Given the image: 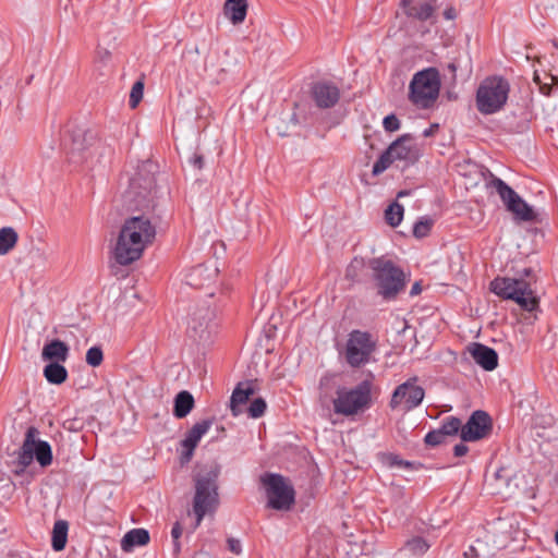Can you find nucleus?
Instances as JSON below:
<instances>
[{"instance_id": "nucleus-40", "label": "nucleus", "mask_w": 558, "mask_h": 558, "mask_svg": "<svg viewBox=\"0 0 558 558\" xmlns=\"http://www.w3.org/2000/svg\"><path fill=\"white\" fill-rule=\"evenodd\" d=\"M144 84L142 82L134 83L130 94V106L135 108L143 97Z\"/></svg>"}, {"instance_id": "nucleus-55", "label": "nucleus", "mask_w": 558, "mask_h": 558, "mask_svg": "<svg viewBox=\"0 0 558 558\" xmlns=\"http://www.w3.org/2000/svg\"><path fill=\"white\" fill-rule=\"evenodd\" d=\"M555 539H556V543H557V545H558V531H557V532H556V534H555Z\"/></svg>"}, {"instance_id": "nucleus-15", "label": "nucleus", "mask_w": 558, "mask_h": 558, "mask_svg": "<svg viewBox=\"0 0 558 558\" xmlns=\"http://www.w3.org/2000/svg\"><path fill=\"white\" fill-rule=\"evenodd\" d=\"M311 97L320 109H329L336 106L340 99L339 87L329 81H318L311 87Z\"/></svg>"}, {"instance_id": "nucleus-54", "label": "nucleus", "mask_w": 558, "mask_h": 558, "mask_svg": "<svg viewBox=\"0 0 558 558\" xmlns=\"http://www.w3.org/2000/svg\"><path fill=\"white\" fill-rule=\"evenodd\" d=\"M410 1H411V0H402V4H403L404 7H407V5H408V3H409Z\"/></svg>"}, {"instance_id": "nucleus-53", "label": "nucleus", "mask_w": 558, "mask_h": 558, "mask_svg": "<svg viewBox=\"0 0 558 558\" xmlns=\"http://www.w3.org/2000/svg\"><path fill=\"white\" fill-rule=\"evenodd\" d=\"M504 471H505L504 469H499L498 471H496V473H495V477H496V478H501V477H502V472H504Z\"/></svg>"}, {"instance_id": "nucleus-51", "label": "nucleus", "mask_w": 558, "mask_h": 558, "mask_svg": "<svg viewBox=\"0 0 558 558\" xmlns=\"http://www.w3.org/2000/svg\"><path fill=\"white\" fill-rule=\"evenodd\" d=\"M445 17L447 20H453L456 17V11L454 9L450 8V9H447L444 13Z\"/></svg>"}, {"instance_id": "nucleus-20", "label": "nucleus", "mask_w": 558, "mask_h": 558, "mask_svg": "<svg viewBox=\"0 0 558 558\" xmlns=\"http://www.w3.org/2000/svg\"><path fill=\"white\" fill-rule=\"evenodd\" d=\"M254 393L255 387L252 380L242 381L235 386L230 398V409L233 416L241 413L240 405L245 404Z\"/></svg>"}, {"instance_id": "nucleus-46", "label": "nucleus", "mask_w": 558, "mask_h": 558, "mask_svg": "<svg viewBox=\"0 0 558 558\" xmlns=\"http://www.w3.org/2000/svg\"><path fill=\"white\" fill-rule=\"evenodd\" d=\"M172 544H173V556L178 557L181 553L180 538H172Z\"/></svg>"}, {"instance_id": "nucleus-31", "label": "nucleus", "mask_w": 558, "mask_h": 558, "mask_svg": "<svg viewBox=\"0 0 558 558\" xmlns=\"http://www.w3.org/2000/svg\"><path fill=\"white\" fill-rule=\"evenodd\" d=\"M434 4L432 2H423L417 5H412L407 9V15L417 19L420 21H426L432 17L434 13Z\"/></svg>"}, {"instance_id": "nucleus-36", "label": "nucleus", "mask_w": 558, "mask_h": 558, "mask_svg": "<svg viewBox=\"0 0 558 558\" xmlns=\"http://www.w3.org/2000/svg\"><path fill=\"white\" fill-rule=\"evenodd\" d=\"M391 154H388V149H386L379 158L376 160V162L373 166V174L378 175L383 173L385 170L389 168V166L393 162V159L390 156Z\"/></svg>"}, {"instance_id": "nucleus-50", "label": "nucleus", "mask_w": 558, "mask_h": 558, "mask_svg": "<svg viewBox=\"0 0 558 558\" xmlns=\"http://www.w3.org/2000/svg\"><path fill=\"white\" fill-rule=\"evenodd\" d=\"M457 69H458V66H457L456 62H450L447 65V70L452 74V78H456Z\"/></svg>"}, {"instance_id": "nucleus-47", "label": "nucleus", "mask_w": 558, "mask_h": 558, "mask_svg": "<svg viewBox=\"0 0 558 558\" xmlns=\"http://www.w3.org/2000/svg\"><path fill=\"white\" fill-rule=\"evenodd\" d=\"M229 547H230L231 551H233L235 554H239L241 551V546L238 541L229 539Z\"/></svg>"}, {"instance_id": "nucleus-26", "label": "nucleus", "mask_w": 558, "mask_h": 558, "mask_svg": "<svg viewBox=\"0 0 558 558\" xmlns=\"http://www.w3.org/2000/svg\"><path fill=\"white\" fill-rule=\"evenodd\" d=\"M380 462L387 468H399L409 471L417 470L421 464L413 461L403 460L399 454L392 452H380L378 453Z\"/></svg>"}, {"instance_id": "nucleus-2", "label": "nucleus", "mask_w": 558, "mask_h": 558, "mask_svg": "<svg viewBox=\"0 0 558 558\" xmlns=\"http://www.w3.org/2000/svg\"><path fill=\"white\" fill-rule=\"evenodd\" d=\"M155 236L156 228L148 218L135 216L126 219L113 250L116 262L125 266L137 260Z\"/></svg>"}, {"instance_id": "nucleus-32", "label": "nucleus", "mask_w": 558, "mask_h": 558, "mask_svg": "<svg viewBox=\"0 0 558 558\" xmlns=\"http://www.w3.org/2000/svg\"><path fill=\"white\" fill-rule=\"evenodd\" d=\"M429 547L430 544L422 536H414L408 539L404 544V549L414 556L424 555Z\"/></svg>"}, {"instance_id": "nucleus-37", "label": "nucleus", "mask_w": 558, "mask_h": 558, "mask_svg": "<svg viewBox=\"0 0 558 558\" xmlns=\"http://www.w3.org/2000/svg\"><path fill=\"white\" fill-rule=\"evenodd\" d=\"M104 360L102 350L100 347H92L86 352V363L92 367H97Z\"/></svg>"}, {"instance_id": "nucleus-11", "label": "nucleus", "mask_w": 558, "mask_h": 558, "mask_svg": "<svg viewBox=\"0 0 558 558\" xmlns=\"http://www.w3.org/2000/svg\"><path fill=\"white\" fill-rule=\"evenodd\" d=\"M376 350V341L367 331L352 330L345 344V361L352 367H360L371 362Z\"/></svg>"}, {"instance_id": "nucleus-5", "label": "nucleus", "mask_w": 558, "mask_h": 558, "mask_svg": "<svg viewBox=\"0 0 558 558\" xmlns=\"http://www.w3.org/2000/svg\"><path fill=\"white\" fill-rule=\"evenodd\" d=\"M440 86L439 71L433 66L423 69L410 82L409 100L420 109H429L439 96Z\"/></svg>"}, {"instance_id": "nucleus-27", "label": "nucleus", "mask_w": 558, "mask_h": 558, "mask_svg": "<svg viewBox=\"0 0 558 558\" xmlns=\"http://www.w3.org/2000/svg\"><path fill=\"white\" fill-rule=\"evenodd\" d=\"M507 210L520 221H532L535 218L532 207L520 195L514 199V203L507 207Z\"/></svg>"}, {"instance_id": "nucleus-39", "label": "nucleus", "mask_w": 558, "mask_h": 558, "mask_svg": "<svg viewBox=\"0 0 558 558\" xmlns=\"http://www.w3.org/2000/svg\"><path fill=\"white\" fill-rule=\"evenodd\" d=\"M446 436L442 434V432L438 429H433L428 432L425 437L424 441L427 446L436 447L445 442Z\"/></svg>"}, {"instance_id": "nucleus-49", "label": "nucleus", "mask_w": 558, "mask_h": 558, "mask_svg": "<svg viewBox=\"0 0 558 558\" xmlns=\"http://www.w3.org/2000/svg\"><path fill=\"white\" fill-rule=\"evenodd\" d=\"M355 264H359L361 265L362 262L361 260H357L356 258L351 263V265L349 266L348 270H347V276L352 278L353 279V276H352V269L355 267Z\"/></svg>"}, {"instance_id": "nucleus-23", "label": "nucleus", "mask_w": 558, "mask_h": 558, "mask_svg": "<svg viewBox=\"0 0 558 558\" xmlns=\"http://www.w3.org/2000/svg\"><path fill=\"white\" fill-rule=\"evenodd\" d=\"M225 15L231 21L233 25L241 24L247 13L246 0H227L223 7Z\"/></svg>"}, {"instance_id": "nucleus-17", "label": "nucleus", "mask_w": 558, "mask_h": 558, "mask_svg": "<svg viewBox=\"0 0 558 558\" xmlns=\"http://www.w3.org/2000/svg\"><path fill=\"white\" fill-rule=\"evenodd\" d=\"M218 268L216 265L199 264L191 268L185 275V283L192 288L201 289L209 287L217 278Z\"/></svg>"}, {"instance_id": "nucleus-48", "label": "nucleus", "mask_w": 558, "mask_h": 558, "mask_svg": "<svg viewBox=\"0 0 558 558\" xmlns=\"http://www.w3.org/2000/svg\"><path fill=\"white\" fill-rule=\"evenodd\" d=\"M422 291V288H421V283L420 282H414V284L412 286L411 288V291H410V294L413 296V295H417L418 293H421Z\"/></svg>"}, {"instance_id": "nucleus-30", "label": "nucleus", "mask_w": 558, "mask_h": 558, "mask_svg": "<svg viewBox=\"0 0 558 558\" xmlns=\"http://www.w3.org/2000/svg\"><path fill=\"white\" fill-rule=\"evenodd\" d=\"M17 233L11 227H3L0 229V255L8 254L17 242Z\"/></svg>"}, {"instance_id": "nucleus-1", "label": "nucleus", "mask_w": 558, "mask_h": 558, "mask_svg": "<svg viewBox=\"0 0 558 558\" xmlns=\"http://www.w3.org/2000/svg\"><path fill=\"white\" fill-rule=\"evenodd\" d=\"M39 430L29 426L25 433L22 446L15 452V458L8 463L10 472L15 476L21 486L29 484L37 475L34 460L40 469L52 463L53 454L48 441L38 438Z\"/></svg>"}, {"instance_id": "nucleus-9", "label": "nucleus", "mask_w": 558, "mask_h": 558, "mask_svg": "<svg viewBox=\"0 0 558 558\" xmlns=\"http://www.w3.org/2000/svg\"><path fill=\"white\" fill-rule=\"evenodd\" d=\"M489 289L504 300L514 301L527 312L534 311L538 303L530 284L523 279L497 277L490 282Z\"/></svg>"}, {"instance_id": "nucleus-29", "label": "nucleus", "mask_w": 558, "mask_h": 558, "mask_svg": "<svg viewBox=\"0 0 558 558\" xmlns=\"http://www.w3.org/2000/svg\"><path fill=\"white\" fill-rule=\"evenodd\" d=\"M69 524L64 520H58L54 522L52 529L51 546L56 551L64 549L68 539Z\"/></svg>"}, {"instance_id": "nucleus-41", "label": "nucleus", "mask_w": 558, "mask_h": 558, "mask_svg": "<svg viewBox=\"0 0 558 558\" xmlns=\"http://www.w3.org/2000/svg\"><path fill=\"white\" fill-rule=\"evenodd\" d=\"M383 125L387 132H395L400 129L401 123L395 114H388L384 118Z\"/></svg>"}, {"instance_id": "nucleus-19", "label": "nucleus", "mask_w": 558, "mask_h": 558, "mask_svg": "<svg viewBox=\"0 0 558 558\" xmlns=\"http://www.w3.org/2000/svg\"><path fill=\"white\" fill-rule=\"evenodd\" d=\"M469 351L471 356L485 371H493L498 365V354L497 352L482 343H473Z\"/></svg>"}, {"instance_id": "nucleus-21", "label": "nucleus", "mask_w": 558, "mask_h": 558, "mask_svg": "<svg viewBox=\"0 0 558 558\" xmlns=\"http://www.w3.org/2000/svg\"><path fill=\"white\" fill-rule=\"evenodd\" d=\"M69 352L70 348L65 342L59 339H53L45 343L41 351V359L46 362L63 363L68 360Z\"/></svg>"}, {"instance_id": "nucleus-10", "label": "nucleus", "mask_w": 558, "mask_h": 558, "mask_svg": "<svg viewBox=\"0 0 558 558\" xmlns=\"http://www.w3.org/2000/svg\"><path fill=\"white\" fill-rule=\"evenodd\" d=\"M267 496V506L275 510H290L295 501V492L287 480L277 473H268L262 477Z\"/></svg>"}, {"instance_id": "nucleus-12", "label": "nucleus", "mask_w": 558, "mask_h": 558, "mask_svg": "<svg viewBox=\"0 0 558 558\" xmlns=\"http://www.w3.org/2000/svg\"><path fill=\"white\" fill-rule=\"evenodd\" d=\"M416 381V377L409 378L395 389L389 402L392 410L403 404L405 411H411L422 403L425 390Z\"/></svg>"}, {"instance_id": "nucleus-16", "label": "nucleus", "mask_w": 558, "mask_h": 558, "mask_svg": "<svg viewBox=\"0 0 558 558\" xmlns=\"http://www.w3.org/2000/svg\"><path fill=\"white\" fill-rule=\"evenodd\" d=\"M388 149L393 161L400 160L407 163H414L420 157V150L410 134H403L393 141Z\"/></svg>"}, {"instance_id": "nucleus-6", "label": "nucleus", "mask_w": 558, "mask_h": 558, "mask_svg": "<svg viewBox=\"0 0 558 558\" xmlns=\"http://www.w3.org/2000/svg\"><path fill=\"white\" fill-rule=\"evenodd\" d=\"M509 93L508 80L499 75L488 76L476 90V109L485 116L497 113L507 104Z\"/></svg>"}, {"instance_id": "nucleus-22", "label": "nucleus", "mask_w": 558, "mask_h": 558, "mask_svg": "<svg viewBox=\"0 0 558 558\" xmlns=\"http://www.w3.org/2000/svg\"><path fill=\"white\" fill-rule=\"evenodd\" d=\"M486 187L499 195L506 208L514 203V199L519 196L511 186L493 173L489 174V179L486 181Z\"/></svg>"}, {"instance_id": "nucleus-13", "label": "nucleus", "mask_w": 558, "mask_h": 558, "mask_svg": "<svg viewBox=\"0 0 558 558\" xmlns=\"http://www.w3.org/2000/svg\"><path fill=\"white\" fill-rule=\"evenodd\" d=\"M216 313L209 305L196 306L190 314L187 331L198 340H206L216 329Z\"/></svg>"}, {"instance_id": "nucleus-4", "label": "nucleus", "mask_w": 558, "mask_h": 558, "mask_svg": "<svg viewBox=\"0 0 558 558\" xmlns=\"http://www.w3.org/2000/svg\"><path fill=\"white\" fill-rule=\"evenodd\" d=\"M368 267L377 287V293L385 300H392L403 290L405 276L402 269L385 257L369 259Z\"/></svg>"}, {"instance_id": "nucleus-8", "label": "nucleus", "mask_w": 558, "mask_h": 558, "mask_svg": "<svg viewBox=\"0 0 558 558\" xmlns=\"http://www.w3.org/2000/svg\"><path fill=\"white\" fill-rule=\"evenodd\" d=\"M154 169L155 165L151 161H142L135 173L129 178L125 197L137 208H148L153 204L155 194Z\"/></svg>"}, {"instance_id": "nucleus-25", "label": "nucleus", "mask_w": 558, "mask_h": 558, "mask_svg": "<svg viewBox=\"0 0 558 558\" xmlns=\"http://www.w3.org/2000/svg\"><path fill=\"white\" fill-rule=\"evenodd\" d=\"M194 408V398L187 390L180 391L173 401V415L177 418H183L190 414Z\"/></svg>"}, {"instance_id": "nucleus-34", "label": "nucleus", "mask_w": 558, "mask_h": 558, "mask_svg": "<svg viewBox=\"0 0 558 558\" xmlns=\"http://www.w3.org/2000/svg\"><path fill=\"white\" fill-rule=\"evenodd\" d=\"M462 424L461 420L456 416H448L442 420L439 429L447 436H456L459 432L461 433Z\"/></svg>"}, {"instance_id": "nucleus-35", "label": "nucleus", "mask_w": 558, "mask_h": 558, "mask_svg": "<svg viewBox=\"0 0 558 558\" xmlns=\"http://www.w3.org/2000/svg\"><path fill=\"white\" fill-rule=\"evenodd\" d=\"M433 226V220L427 217L421 218L413 226V235L417 239H422L428 234Z\"/></svg>"}, {"instance_id": "nucleus-14", "label": "nucleus", "mask_w": 558, "mask_h": 558, "mask_svg": "<svg viewBox=\"0 0 558 558\" xmlns=\"http://www.w3.org/2000/svg\"><path fill=\"white\" fill-rule=\"evenodd\" d=\"M492 430V418L487 412L477 410L462 425L460 437L463 441H477L485 438Z\"/></svg>"}, {"instance_id": "nucleus-43", "label": "nucleus", "mask_w": 558, "mask_h": 558, "mask_svg": "<svg viewBox=\"0 0 558 558\" xmlns=\"http://www.w3.org/2000/svg\"><path fill=\"white\" fill-rule=\"evenodd\" d=\"M534 81H535V83L539 86V90H541V93H542L543 95H546V96L550 95V93H551V86H550V85H548V84H546V83H544V84H543V83L541 82V80H539L538 74H536V73H535V75H534Z\"/></svg>"}, {"instance_id": "nucleus-28", "label": "nucleus", "mask_w": 558, "mask_h": 558, "mask_svg": "<svg viewBox=\"0 0 558 558\" xmlns=\"http://www.w3.org/2000/svg\"><path fill=\"white\" fill-rule=\"evenodd\" d=\"M44 376L48 383L61 385L68 378V371L61 363L50 362L44 368Z\"/></svg>"}, {"instance_id": "nucleus-44", "label": "nucleus", "mask_w": 558, "mask_h": 558, "mask_svg": "<svg viewBox=\"0 0 558 558\" xmlns=\"http://www.w3.org/2000/svg\"><path fill=\"white\" fill-rule=\"evenodd\" d=\"M469 451V448L466 445L464 444H457L454 447H453V454L456 457H463L468 453Z\"/></svg>"}, {"instance_id": "nucleus-52", "label": "nucleus", "mask_w": 558, "mask_h": 558, "mask_svg": "<svg viewBox=\"0 0 558 558\" xmlns=\"http://www.w3.org/2000/svg\"><path fill=\"white\" fill-rule=\"evenodd\" d=\"M438 128V124H434L429 126L428 129L423 131V136L428 137L434 133V129Z\"/></svg>"}, {"instance_id": "nucleus-24", "label": "nucleus", "mask_w": 558, "mask_h": 558, "mask_svg": "<svg viewBox=\"0 0 558 558\" xmlns=\"http://www.w3.org/2000/svg\"><path fill=\"white\" fill-rule=\"evenodd\" d=\"M149 533L145 529H133L129 531L121 541L124 551H131L136 546H144L149 543Z\"/></svg>"}, {"instance_id": "nucleus-18", "label": "nucleus", "mask_w": 558, "mask_h": 558, "mask_svg": "<svg viewBox=\"0 0 558 558\" xmlns=\"http://www.w3.org/2000/svg\"><path fill=\"white\" fill-rule=\"evenodd\" d=\"M213 425V420H203L197 422L185 435L181 441L184 448L183 459L190 461L193 457V452L198 445L201 438L209 430Z\"/></svg>"}, {"instance_id": "nucleus-7", "label": "nucleus", "mask_w": 558, "mask_h": 558, "mask_svg": "<svg viewBox=\"0 0 558 558\" xmlns=\"http://www.w3.org/2000/svg\"><path fill=\"white\" fill-rule=\"evenodd\" d=\"M372 379H364L353 388L339 387L333 399V411L350 416L367 410L372 405Z\"/></svg>"}, {"instance_id": "nucleus-38", "label": "nucleus", "mask_w": 558, "mask_h": 558, "mask_svg": "<svg viewBox=\"0 0 558 558\" xmlns=\"http://www.w3.org/2000/svg\"><path fill=\"white\" fill-rule=\"evenodd\" d=\"M266 408V401L263 398H256L250 404L247 412L251 417L258 418L265 413Z\"/></svg>"}, {"instance_id": "nucleus-33", "label": "nucleus", "mask_w": 558, "mask_h": 558, "mask_svg": "<svg viewBox=\"0 0 558 558\" xmlns=\"http://www.w3.org/2000/svg\"><path fill=\"white\" fill-rule=\"evenodd\" d=\"M403 206L397 202L390 204L385 210L386 222L391 227H398L403 219Z\"/></svg>"}, {"instance_id": "nucleus-3", "label": "nucleus", "mask_w": 558, "mask_h": 558, "mask_svg": "<svg viewBox=\"0 0 558 558\" xmlns=\"http://www.w3.org/2000/svg\"><path fill=\"white\" fill-rule=\"evenodd\" d=\"M195 494L193 497V512L195 527H198L207 514H213L219 507L218 471L210 470L198 474L194 480Z\"/></svg>"}, {"instance_id": "nucleus-42", "label": "nucleus", "mask_w": 558, "mask_h": 558, "mask_svg": "<svg viewBox=\"0 0 558 558\" xmlns=\"http://www.w3.org/2000/svg\"><path fill=\"white\" fill-rule=\"evenodd\" d=\"M189 163L193 166L195 169L201 170L204 167V158L202 155L194 153L189 158Z\"/></svg>"}, {"instance_id": "nucleus-45", "label": "nucleus", "mask_w": 558, "mask_h": 558, "mask_svg": "<svg viewBox=\"0 0 558 558\" xmlns=\"http://www.w3.org/2000/svg\"><path fill=\"white\" fill-rule=\"evenodd\" d=\"M182 533H183L182 525L180 524V522H175L172 525V529H171V537L172 538H180L182 536Z\"/></svg>"}]
</instances>
